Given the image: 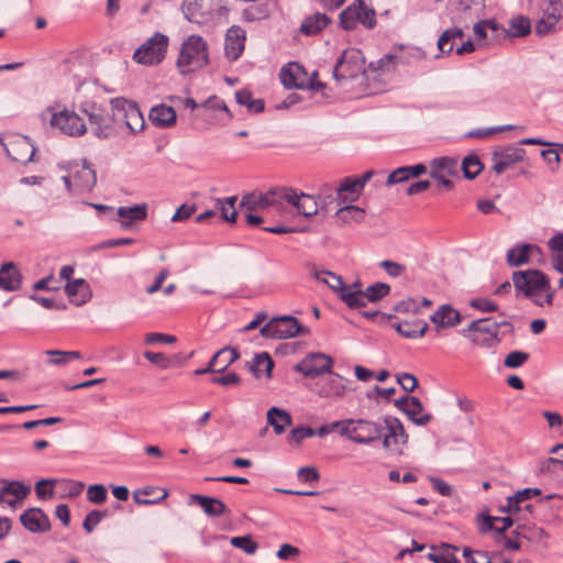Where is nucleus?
I'll return each instance as SVG.
<instances>
[{"instance_id": "obj_1", "label": "nucleus", "mask_w": 563, "mask_h": 563, "mask_svg": "<svg viewBox=\"0 0 563 563\" xmlns=\"http://www.w3.org/2000/svg\"><path fill=\"white\" fill-rule=\"evenodd\" d=\"M209 64V52L207 42L200 36L192 34L181 44L176 67L181 75L194 73Z\"/></svg>"}, {"instance_id": "obj_2", "label": "nucleus", "mask_w": 563, "mask_h": 563, "mask_svg": "<svg viewBox=\"0 0 563 563\" xmlns=\"http://www.w3.org/2000/svg\"><path fill=\"white\" fill-rule=\"evenodd\" d=\"M383 427L366 419H346L331 423V430H336L342 437L358 444H371L382 438Z\"/></svg>"}, {"instance_id": "obj_3", "label": "nucleus", "mask_w": 563, "mask_h": 563, "mask_svg": "<svg viewBox=\"0 0 563 563\" xmlns=\"http://www.w3.org/2000/svg\"><path fill=\"white\" fill-rule=\"evenodd\" d=\"M340 25L345 31H353L358 25L372 30L375 27L376 12L367 0H354L339 15Z\"/></svg>"}, {"instance_id": "obj_4", "label": "nucleus", "mask_w": 563, "mask_h": 563, "mask_svg": "<svg viewBox=\"0 0 563 563\" xmlns=\"http://www.w3.org/2000/svg\"><path fill=\"white\" fill-rule=\"evenodd\" d=\"M66 189L73 195L89 192L97 183L96 172L87 159L71 164L68 174L62 177Z\"/></svg>"}, {"instance_id": "obj_5", "label": "nucleus", "mask_w": 563, "mask_h": 563, "mask_svg": "<svg viewBox=\"0 0 563 563\" xmlns=\"http://www.w3.org/2000/svg\"><path fill=\"white\" fill-rule=\"evenodd\" d=\"M110 106L113 111V121L118 125H124L133 134L144 130L145 120L136 103L124 98H114L111 99Z\"/></svg>"}, {"instance_id": "obj_6", "label": "nucleus", "mask_w": 563, "mask_h": 563, "mask_svg": "<svg viewBox=\"0 0 563 563\" xmlns=\"http://www.w3.org/2000/svg\"><path fill=\"white\" fill-rule=\"evenodd\" d=\"M81 112H84L92 126L93 133L99 139H109L114 134L113 111L111 114L96 102L86 101L80 106Z\"/></svg>"}, {"instance_id": "obj_7", "label": "nucleus", "mask_w": 563, "mask_h": 563, "mask_svg": "<svg viewBox=\"0 0 563 563\" xmlns=\"http://www.w3.org/2000/svg\"><path fill=\"white\" fill-rule=\"evenodd\" d=\"M168 37L156 32L147 38L133 54V59L141 65H157L165 58Z\"/></svg>"}, {"instance_id": "obj_8", "label": "nucleus", "mask_w": 563, "mask_h": 563, "mask_svg": "<svg viewBox=\"0 0 563 563\" xmlns=\"http://www.w3.org/2000/svg\"><path fill=\"white\" fill-rule=\"evenodd\" d=\"M223 7L221 0H184L181 11L185 18L197 24H205L220 14Z\"/></svg>"}, {"instance_id": "obj_9", "label": "nucleus", "mask_w": 563, "mask_h": 563, "mask_svg": "<svg viewBox=\"0 0 563 563\" xmlns=\"http://www.w3.org/2000/svg\"><path fill=\"white\" fill-rule=\"evenodd\" d=\"M303 331L299 320L292 316H280L271 319L260 330L263 338L266 339H290Z\"/></svg>"}, {"instance_id": "obj_10", "label": "nucleus", "mask_w": 563, "mask_h": 563, "mask_svg": "<svg viewBox=\"0 0 563 563\" xmlns=\"http://www.w3.org/2000/svg\"><path fill=\"white\" fill-rule=\"evenodd\" d=\"M512 282L517 292L523 294L525 297H532L536 292L550 288L548 276L539 269L515 272Z\"/></svg>"}, {"instance_id": "obj_11", "label": "nucleus", "mask_w": 563, "mask_h": 563, "mask_svg": "<svg viewBox=\"0 0 563 563\" xmlns=\"http://www.w3.org/2000/svg\"><path fill=\"white\" fill-rule=\"evenodd\" d=\"M460 175V163L456 158L440 157L430 163V176L437 181V186L445 191L454 188L452 178Z\"/></svg>"}, {"instance_id": "obj_12", "label": "nucleus", "mask_w": 563, "mask_h": 563, "mask_svg": "<svg viewBox=\"0 0 563 563\" xmlns=\"http://www.w3.org/2000/svg\"><path fill=\"white\" fill-rule=\"evenodd\" d=\"M364 68L362 52L357 48L344 49L333 69L336 80L356 77Z\"/></svg>"}, {"instance_id": "obj_13", "label": "nucleus", "mask_w": 563, "mask_h": 563, "mask_svg": "<svg viewBox=\"0 0 563 563\" xmlns=\"http://www.w3.org/2000/svg\"><path fill=\"white\" fill-rule=\"evenodd\" d=\"M384 424L387 430L385 434L382 433V444L386 451L393 453H402V446L408 442V434L405 431L404 424L398 418L386 416Z\"/></svg>"}, {"instance_id": "obj_14", "label": "nucleus", "mask_w": 563, "mask_h": 563, "mask_svg": "<svg viewBox=\"0 0 563 563\" xmlns=\"http://www.w3.org/2000/svg\"><path fill=\"white\" fill-rule=\"evenodd\" d=\"M49 124L52 128L69 136H80L87 131L84 120L74 111L66 109L53 112Z\"/></svg>"}, {"instance_id": "obj_15", "label": "nucleus", "mask_w": 563, "mask_h": 563, "mask_svg": "<svg viewBox=\"0 0 563 563\" xmlns=\"http://www.w3.org/2000/svg\"><path fill=\"white\" fill-rule=\"evenodd\" d=\"M332 366L333 360L331 356L323 353H310L296 364L294 368L306 377L314 378L322 374L331 373Z\"/></svg>"}, {"instance_id": "obj_16", "label": "nucleus", "mask_w": 563, "mask_h": 563, "mask_svg": "<svg viewBox=\"0 0 563 563\" xmlns=\"http://www.w3.org/2000/svg\"><path fill=\"white\" fill-rule=\"evenodd\" d=\"M526 150L519 145H507L492 153V170L497 175L503 174L516 163L522 162Z\"/></svg>"}, {"instance_id": "obj_17", "label": "nucleus", "mask_w": 563, "mask_h": 563, "mask_svg": "<svg viewBox=\"0 0 563 563\" xmlns=\"http://www.w3.org/2000/svg\"><path fill=\"white\" fill-rule=\"evenodd\" d=\"M284 199L285 211L290 207L306 218H310L318 212V202L313 196L298 192L291 187H286Z\"/></svg>"}, {"instance_id": "obj_18", "label": "nucleus", "mask_w": 563, "mask_h": 563, "mask_svg": "<svg viewBox=\"0 0 563 563\" xmlns=\"http://www.w3.org/2000/svg\"><path fill=\"white\" fill-rule=\"evenodd\" d=\"M31 493V485L19 481H0V505L15 508Z\"/></svg>"}, {"instance_id": "obj_19", "label": "nucleus", "mask_w": 563, "mask_h": 563, "mask_svg": "<svg viewBox=\"0 0 563 563\" xmlns=\"http://www.w3.org/2000/svg\"><path fill=\"white\" fill-rule=\"evenodd\" d=\"M314 76L311 78H307V74L299 64L289 63L287 66L283 67L279 74L282 84L286 88H297V89H306V88H317L314 86Z\"/></svg>"}, {"instance_id": "obj_20", "label": "nucleus", "mask_w": 563, "mask_h": 563, "mask_svg": "<svg viewBox=\"0 0 563 563\" xmlns=\"http://www.w3.org/2000/svg\"><path fill=\"white\" fill-rule=\"evenodd\" d=\"M246 32L239 25L228 29L224 41L225 57L234 62L241 57L245 48Z\"/></svg>"}, {"instance_id": "obj_21", "label": "nucleus", "mask_w": 563, "mask_h": 563, "mask_svg": "<svg viewBox=\"0 0 563 563\" xmlns=\"http://www.w3.org/2000/svg\"><path fill=\"white\" fill-rule=\"evenodd\" d=\"M5 146L8 156L18 163L26 164L32 161L35 154V147L29 137L18 136L11 140Z\"/></svg>"}, {"instance_id": "obj_22", "label": "nucleus", "mask_w": 563, "mask_h": 563, "mask_svg": "<svg viewBox=\"0 0 563 563\" xmlns=\"http://www.w3.org/2000/svg\"><path fill=\"white\" fill-rule=\"evenodd\" d=\"M349 380L338 374L323 378L317 383V394L325 398H341L347 390Z\"/></svg>"}, {"instance_id": "obj_23", "label": "nucleus", "mask_w": 563, "mask_h": 563, "mask_svg": "<svg viewBox=\"0 0 563 563\" xmlns=\"http://www.w3.org/2000/svg\"><path fill=\"white\" fill-rule=\"evenodd\" d=\"M20 521L32 533H43L51 529V521L41 508H29L21 514Z\"/></svg>"}, {"instance_id": "obj_24", "label": "nucleus", "mask_w": 563, "mask_h": 563, "mask_svg": "<svg viewBox=\"0 0 563 563\" xmlns=\"http://www.w3.org/2000/svg\"><path fill=\"white\" fill-rule=\"evenodd\" d=\"M437 331L445 328H453L461 323V313L450 305L440 306L430 317Z\"/></svg>"}, {"instance_id": "obj_25", "label": "nucleus", "mask_w": 563, "mask_h": 563, "mask_svg": "<svg viewBox=\"0 0 563 563\" xmlns=\"http://www.w3.org/2000/svg\"><path fill=\"white\" fill-rule=\"evenodd\" d=\"M189 498L191 503L198 504L209 517L218 518L229 514L227 505L216 497L192 494Z\"/></svg>"}, {"instance_id": "obj_26", "label": "nucleus", "mask_w": 563, "mask_h": 563, "mask_svg": "<svg viewBox=\"0 0 563 563\" xmlns=\"http://www.w3.org/2000/svg\"><path fill=\"white\" fill-rule=\"evenodd\" d=\"M65 291L70 301L76 306H81L91 298L90 286L82 278L69 280L65 286Z\"/></svg>"}, {"instance_id": "obj_27", "label": "nucleus", "mask_w": 563, "mask_h": 563, "mask_svg": "<svg viewBox=\"0 0 563 563\" xmlns=\"http://www.w3.org/2000/svg\"><path fill=\"white\" fill-rule=\"evenodd\" d=\"M286 187H274L266 192H261L260 211L268 210L273 208L277 212L282 213L285 211V199Z\"/></svg>"}, {"instance_id": "obj_28", "label": "nucleus", "mask_w": 563, "mask_h": 563, "mask_svg": "<svg viewBox=\"0 0 563 563\" xmlns=\"http://www.w3.org/2000/svg\"><path fill=\"white\" fill-rule=\"evenodd\" d=\"M22 275L14 263L8 262L0 267V288L14 291L20 288Z\"/></svg>"}, {"instance_id": "obj_29", "label": "nucleus", "mask_w": 563, "mask_h": 563, "mask_svg": "<svg viewBox=\"0 0 563 563\" xmlns=\"http://www.w3.org/2000/svg\"><path fill=\"white\" fill-rule=\"evenodd\" d=\"M117 216L120 218L121 228L129 229L133 222L144 220L147 217V206L142 203L132 207H120Z\"/></svg>"}, {"instance_id": "obj_30", "label": "nucleus", "mask_w": 563, "mask_h": 563, "mask_svg": "<svg viewBox=\"0 0 563 563\" xmlns=\"http://www.w3.org/2000/svg\"><path fill=\"white\" fill-rule=\"evenodd\" d=\"M150 120L158 128H168L176 122V112L173 107L166 104L155 106L151 109Z\"/></svg>"}, {"instance_id": "obj_31", "label": "nucleus", "mask_w": 563, "mask_h": 563, "mask_svg": "<svg viewBox=\"0 0 563 563\" xmlns=\"http://www.w3.org/2000/svg\"><path fill=\"white\" fill-rule=\"evenodd\" d=\"M393 327L400 335L407 339L421 338L429 328L428 323L422 320L398 322Z\"/></svg>"}, {"instance_id": "obj_32", "label": "nucleus", "mask_w": 563, "mask_h": 563, "mask_svg": "<svg viewBox=\"0 0 563 563\" xmlns=\"http://www.w3.org/2000/svg\"><path fill=\"white\" fill-rule=\"evenodd\" d=\"M267 422L274 429V432L279 435L283 434L287 427L292 422L291 416L284 409L272 407L267 411Z\"/></svg>"}, {"instance_id": "obj_33", "label": "nucleus", "mask_w": 563, "mask_h": 563, "mask_svg": "<svg viewBox=\"0 0 563 563\" xmlns=\"http://www.w3.org/2000/svg\"><path fill=\"white\" fill-rule=\"evenodd\" d=\"M239 357L240 353L238 352L236 349L225 346L219 350L210 360L211 368H214V371L219 373L223 372Z\"/></svg>"}, {"instance_id": "obj_34", "label": "nucleus", "mask_w": 563, "mask_h": 563, "mask_svg": "<svg viewBox=\"0 0 563 563\" xmlns=\"http://www.w3.org/2000/svg\"><path fill=\"white\" fill-rule=\"evenodd\" d=\"M330 19L324 13H313L302 21L300 32L305 35L311 36L321 32L328 24Z\"/></svg>"}, {"instance_id": "obj_35", "label": "nucleus", "mask_w": 563, "mask_h": 563, "mask_svg": "<svg viewBox=\"0 0 563 563\" xmlns=\"http://www.w3.org/2000/svg\"><path fill=\"white\" fill-rule=\"evenodd\" d=\"M539 251L538 246L531 244L517 245L507 252L506 261L509 266H521L529 262V253L532 251Z\"/></svg>"}, {"instance_id": "obj_36", "label": "nucleus", "mask_w": 563, "mask_h": 563, "mask_svg": "<svg viewBox=\"0 0 563 563\" xmlns=\"http://www.w3.org/2000/svg\"><path fill=\"white\" fill-rule=\"evenodd\" d=\"M273 8L274 3L271 1L253 4L243 10L242 18L246 22L264 20L271 15Z\"/></svg>"}, {"instance_id": "obj_37", "label": "nucleus", "mask_w": 563, "mask_h": 563, "mask_svg": "<svg viewBox=\"0 0 563 563\" xmlns=\"http://www.w3.org/2000/svg\"><path fill=\"white\" fill-rule=\"evenodd\" d=\"M422 404L417 397H412L409 400L408 406L404 407V412L407 415V417L417 426H426L430 422L432 419V416L430 413H423L422 412Z\"/></svg>"}, {"instance_id": "obj_38", "label": "nucleus", "mask_w": 563, "mask_h": 563, "mask_svg": "<svg viewBox=\"0 0 563 563\" xmlns=\"http://www.w3.org/2000/svg\"><path fill=\"white\" fill-rule=\"evenodd\" d=\"M357 286V284L353 286L344 285L339 291L340 298L350 308H360L366 305L364 292L361 289H356Z\"/></svg>"}, {"instance_id": "obj_39", "label": "nucleus", "mask_w": 563, "mask_h": 563, "mask_svg": "<svg viewBox=\"0 0 563 563\" xmlns=\"http://www.w3.org/2000/svg\"><path fill=\"white\" fill-rule=\"evenodd\" d=\"M362 188L355 177H346L336 188L338 197L342 200L354 201L362 192Z\"/></svg>"}, {"instance_id": "obj_40", "label": "nucleus", "mask_w": 563, "mask_h": 563, "mask_svg": "<svg viewBox=\"0 0 563 563\" xmlns=\"http://www.w3.org/2000/svg\"><path fill=\"white\" fill-rule=\"evenodd\" d=\"M274 362L268 353L262 352L254 356L250 364V371L258 378L264 373L271 377Z\"/></svg>"}, {"instance_id": "obj_41", "label": "nucleus", "mask_w": 563, "mask_h": 563, "mask_svg": "<svg viewBox=\"0 0 563 563\" xmlns=\"http://www.w3.org/2000/svg\"><path fill=\"white\" fill-rule=\"evenodd\" d=\"M335 217L342 224H351L352 222L360 223L365 218V211L357 206L350 205L340 208L336 211Z\"/></svg>"}, {"instance_id": "obj_42", "label": "nucleus", "mask_w": 563, "mask_h": 563, "mask_svg": "<svg viewBox=\"0 0 563 563\" xmlns=\"http://www.w3.org/2000/svg\"><path fill=\"white\" fill-rule=\"evenodd\" d=\"M531 31V22L530 20L522 15L518 14L510 19L509 21V35L512 37L526 36Z\"/></svg>"}, {"instance_id": "obj_43", "label": "nucleus", "mask_w": 563, "mask_h": 563, "mask_svg": "<svg viewBox=\"0 0 563 563\" xmlns=\"http://www.w3.org/2000/svg\"><path fill=\"white\" fill-rule=\"evenodd\" d=\"M236 102L241 106H245L249 111L260 113L264 111L265 103L262 99H253L252 93L249 90H239L235 92Z\"/></svg>"}, {"instance_id": "obj_44", "label": "nucleus", "mask_w": 563, "mask_h": 563, "mask_svg": "<svg viewBox=\"0 0 563 563\" xmlns=\"http://www.w3.org/2000/svg\"><path fill=\"white\" fill-rule=\"evenodd\" d=\"M512 533L531 542L542 541L548 537L547 532L542 528L529 525L518 526Z\"/></svg>"}, {"instance_id": "obj_45", "label": "nucleus", "mask_w": 563, "mask_h": 563, "mask_svg": "<svg viewBox=\"0 0 563 563\" xmlns=\"http://www.w3.org/2000/svg\"><path fill=\"white\" fill-rule=\"evenodd\" d=\"M501 323L493 321L490 318L478 319L472 321L467 327L468 332L487 333L490 336H496Z\"/></svg>"}, {"instance_id": "obj_46", "label": "nucleus", "mask_w": 563, "mask_h": 563, "mask_svg": "<svg viewBox=\"0 0 563 563\" xmlns=\"http://www.w3.org/2000/svg\"><path fill=\"white\" fill-rule=\"evenodd\" d=\"M482 169L483 164L477 155H468L460 164V172L462 170L467 179H474Z\"/></svg>"}, {"instance_id": "obj_47", "label": "nucleus", "mask_w": 563, "mask_h": 563, "mask_svg": "<svg viewBox=\"0 0 563 563\" xmlns=\"http://www.w3.org/2000/svg\"><path fill=\"white\" fill-rule=\"evenodd\" d=\"M541 490L539 488H525L522 490L517 492L514 496L508 497L507 499V508L509 511H519V504L523 500H528L533 496L540 495Z\"/></svg>"}, {"instance_id": "obj_48", "label": "nucleus", "mask_w": 563, "mask_h": 563, "mask_svg": "<svg viewBox=\"0 0 563 563\" xmlns=\"http://www.w3.org/2000/svg\"><path fill=\"white\" fill-rule=\"evenodd\" d=\"M236 197H227L224 199H217V207L221 211V218L230 223L236 221L238 212L234 208Z\"/></svg>"}, {"instance_id": "obj_49", "label": "nucleus", "mask_w": 563, "mask_h": 563, "mask_svg": "<svg viewBox=\"0 0 563 563\" xmlns=\"http://www.w3.org/2000/svg\"><path fill=\"white\" fill-rule=\"evenodd\" d=\"M364 292L365 301H378L390 292V286L385 283H375L366 288Z\"/></svg>"}, {"instance_id": "obj_50", "label": "nucleus", "mask_w": 563, "mask_h": 563, "mask_svg": "<svg viewBox=\"0 0 563 563\" xmlns=\"http://www.w3.org/2000/svg\"><path fill=\"white\" fill-rule=\"evenodd\" d=\"M314 276L317 280L327 284L332 290L336 291L338 294L345 285L341 276L329 271L316 272Z\"/></svg>"}, {"instance_id": "obj_51", "label": "nucleus", "mask_w": 563, "mask_h": 563, "mask_svg": "<svg viewBox=\"0 0 563 563\" xmlns=\"http://www.w3.org/2000/svg\"><path fill=\"white\" fill-rule=\"evenodd\" d=\"M230 543L246 554H254L258 549V544L252 539L251 536L232 537Z\"/></svg>"}, {"instance_id": "obj_52", "label": "nucleus", "mask_w": 563, "mask_h": 563, "mask_svg": "<svg viewBox=\"0 0 563 563\" xmlns=\"http://www.w3.org/2000/svg\"><path fill=\"white\" fill-rule=\"evenodd\" d=\"M316 434V431L310 427H299L295 428L290 431L288 435V441L299 446L303 442V440L311 438Z\"/></svg>"}, {"instance_id": "obj_53", "label": "nucleus", "mask_w": 563, "mask_h": 563, "mask_svg": "<svg viewBox=\"0 0 563 563\" xmlns=\"http://www.w3.org/2000/svg\"><path fill=\"white\" fill-rule=\"evenodd\" d=\"M529 358V354L522 351H512L504 360V365L508 368H518Z\"/></svg>"}, {"instance_id": "obj_54", "label": "nucleus", "mask_w": 563, "mask_h": 563, "mask_svg": "<svg viewBox=\"0 0 563 563\" xmlns=\"http://www.w3.org/2000/svg\"><path fill=\"white\" fill-rule=\"evenodd\" d=\"M107 489L101 484L90 485L87 489V498L90 503L100 505L107 499Z\"/></svg>"}, {"instance_id": "obj_55", "label": "nucleus", "mask_w": 563, "mask_h": 563, "mask_svg": "<svg viewBox=\"0 0 563 563\" xmlns=\"http://www.w3.org/2000/svg\"><path fill=\"white\" fill-rule=\"evenodd\" d=\"M547 4L542 8L543 15L549 16L559 22L563 11L561 0H544Z\"/></svg>"}, {"instance_id": "obj_56", "label": "nucleus", "mask_w": 563, "mask_h": 563, "mask_svg": "<svg viewBox=\"0 0 563 563\" xmlns=\"http://www.w3.org/2000/svg\"><path fill=\"white\" fill-rule=\"evenodd\" d=\"M107 516V511L92 510L90 511L82 523L84 529L90 533L99 525L101 519Z\"/></svg>"}, {"instance_id": "obj_57", "label": "nucleus", "mask_w": 563, "mask_h": 563, "mask_svg": "<svg viewBox=\"0 0 563 563\" xmlns=\"http://www.w3.org/2000/svg\"><path fill=\"white\" fill-rule=\"evenodd\" d=\"M410 179L408 166H401L393 170L386 180L388 186L400 184Z\"/></svg>"}, {"instance_id": "obj_58", "label": "nucleus", "mask_w": 563, "mask_h": 563, "mask_svg": "<svg viewBox=\"0 0 563 563\" xmlns=\"http://www.w3.org/2000/svg\"><path fill=\"white\" fill-rule=\"evenodd\" d=\"M261 192L253 191L242 197L241 207H245L247 211H260Z\"/></svg>"}, {"instance_id": "obj_59", "label": "nucleus", "mask_w": 563, "mask_h": 563, "mask_svg": "<svg viewBox=\"0 0 563 563\" xmlns=\"http://www.w3.org/2000/svg\"><path fill=\"white\" fill-rule=\"evenodd\" d=\"M379 266L382 268H384L385 272L390 277H399L406 272L405 265L397 263V262L389 261V260H385V261L380 262Z\"/></svg>"}, {"instance_id": "obj_60", "label": "nucleus", "mask_w": 563, "mask_h": 563, "mask_svg": "<svg viewBox=\"0 0 563 563\" xmlns=\"http://www.w3.org/2000/svg\"><path fill=\"white\" fill-rule=\"evenodd\" d=\"M297 476L299 481L307 483L318 482L320 478L318 470L313 466L300 467L297 472Z\"/></svg>"}, {"instance_id": "obj_61", "label": "nucleus", "mask_w": 563, "mask_h": 563, "mask_svg": "<svg viewBox=\"0 0 563 563\" xmlns=\"http://www.w3.org/2000/svg\"><path fill=\"white\" fill-rule=\"evenodd\" d=\"M44 354L48 356L47 363L54 366H64L68 363L65 351L62 350H46Z\"/></svg>"}, {"instance_id": "obj_62", "label": "nucleus", "mask_w": 563, "mask_h": 563, "mask_svg": "<svg viewBox=\"0 0 563 563\" xmlns=\"http://www.w3.org/2000/svg\"><path fill=\"white\" fill-rule=\"evenodd\" d=\"M55 479H41L35 484V493L38 498L44 499L53 495Z\"/></svg>"}, {"instance_id": "obj_63", "label": "nucleus", "mask_w": 563, "mask_h": 563, "mask_svg": "<svg viewBox=\"0 0 563 563\" xmlns=\"http://www.w3.org/2000/svg\"><path fill=\"white\" fill-rule=\"evenodd\" d=\"M556 23L558 21L550 19L549 16L542 15V18L538 20V22L536 23V33L538 35H545L554 29Z\"/></svg>"}, {"instance_id": "obj_64", "label": "nucleus", "mask_w": 563, "mask_h": 563, "mask_svg": "<svg viewBox=\"0 0 563 563\" xmlns=\"http://www.w3.org/2000/svg\"><path fill=\"white\" fill-rule=\"evenodd\" d=\"M558 471H563V461L560 459L548 457L545 461L541 463V473H554Z\"/></svg>"}]
</instances>
